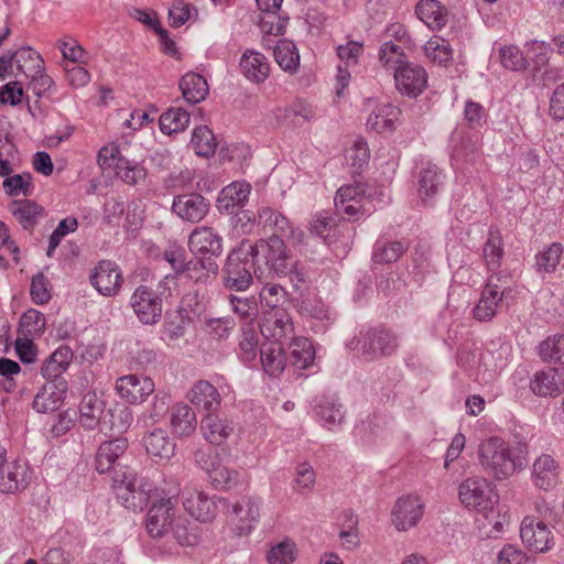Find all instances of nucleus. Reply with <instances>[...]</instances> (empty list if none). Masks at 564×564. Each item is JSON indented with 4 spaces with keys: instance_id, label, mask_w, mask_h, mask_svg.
Here are the masks:
<instances>
[{
    "instance_id": "21",
    "label": "nucleus",
    "mask_w": 564,
    "mask_h": 564,
    "mask_svg": "<svg viewBox=\"0 0 564 564\" xmlns=\"http://www.w3.org/2000/svg\"><path fill=\"white\" fill-rule=\"evenodd\" d=\"M417 196L424 205L434 203L436 195L444 184V173L432 163H426L417 172Z\"/></svg>"
},
{
    "instance_id": "9",
    "label": "nucleus",
    "mask_w": 564,
    "mask_h": 564,
    "mask_svg": "<svg viewBox=\"0 0 564 564\" xmlns=\"http://www.w3.org/2000/svg\"><path fill=\"white\" fill-rule=\"evenodd\" d=\"M184 509L196 520L209 522L214 520L221 507L223 498L209 496L197 488L186 487L182 492Z\"/></svg>"
},
{
    "instance_id": "53",
    "label": "nucleus",
    "mask_w": 564,
    "mask_h": 564,
    "mask_svg": "<svg viewBox=\"0 0 564 564\" xmlns=\"http://www.w3.org/2000/svg\"><path fill=\"white\" fill-rule=\"evenodd\" d=\"M258 345L257 330L252 325L247 324L241 328V338L239 340V356L245 364H251L256 360Z\"/></svg>"
},
{
    "instance_id": "62",
    "label": "nucleus",
    "mask_w": 564,
    "mask_h": 564,
    "mask_svg": "<svg viewBox=\"0 0 564 564\" xmlns=\"http://www.w3.org/2000/svg\"><path fill=\"white\" fill-rule=\"evenodd\" d=\"M236 326L231 317L208 318L205 322V330L213 338L227 339Z\"/></svg>"
},
{
    "instance_id": "15",
    "label": "nucleus",
    "mask_w": 564,
    "mask_h": 564,
    "mask_svg": "<svg viewBox=\"0 0 564 564\" xmlns=\"http://www.w3.org/2000/svg\"><path fill=\"white\" fill-rule=\"evenodd\" d=\"M155 386L151 378L127 375L117 379L116 390L121 399L130 404H140L144 402L153 392Z\"/></svg>"
},
{
    "instance_id": "14",
    "label": "nucleus",
    "mask_w": 564,
    "mask_h": 564,
    "mask_svg": "<svg viewBox=\"0 0 564 564\" xmlns=\"http://www.w3.org/2000/svg\"><path fill=\"white\" fill-rule=\"evenodd\" d=\"M522 542L532 551L544 553L554 545L553 534L547 524L528 516L522 520L520 528Z\"/></svg>"
},
{
    "instance_id": "39",
    "label": "nucleus",
    "mask_w": 564,
    "mask_h": 564,
    "mask_svg": "<svg viewBox=\"0 0 564 564\" xmlns=\"http://www.w3.org/2000/svg\"><path fill=\"white\" fill-rule=\"evenodd\" d=\"M505 254L502 235L498 228L490 227L482 247V258L489 271H497Z\"/></svg>"
},
{
    "instance_id": "22",
    "label": "nucleus",
    "mask_w": 564,
    "mask_h": 564,
    "mask_svg": "<svg viewBox=\"0 0 564 564\" xmlns=\"http://www.w3.org/2000/svg\"><path fill=\"white\" fill-rule=\"evenodd\" d=\"M128 449V440L126 437H117L102 442L95 455V469L99 474H105L116 469L119 459Z\"/></svg>"
},
{
    "instance_id": "51",
    "label": "nucleus",
    "mask_w": 564,
    "mask_h": 564,
    "mask_svg": "<svg viewBox=\"0 0 564 564\" xmlns=\"http://www.w3.org/2000/svg\"><path fill=\"white\" fill-rule=\"evenodd\" d=\"M341 408V404L325 398L316 404L315 412L323 424L328 430H333L344 421V412Z\"/></svg>"
},
{
    "instance_id": "60",
    "label": "nucleus",
    "mask_w": 564,
    "mask_h": 564,
    "mask_svg": "<svg viewBox=\"0 0 564 564\" xmlns=\"http://www.w3.org/2000/svg\"><path fill=\"white\" fill-rule=\"evenodd\" d=\"M295 560V544L284 540L273 545L267 554L269 564H292Z\"/></svg>"
},
{
    "instance_id": "24",
    "label": "nucleus",
    "mask_w": 564,
    "mask_h": 564,
    "mask_svg": "<svg viewBox=\"0 0 564 564\" xmlns=\"http://www.w3.org/2000/svg\"><path fill=\"white\" fill-rule=\"evenodd\" d=\"M186 398L198 410L215 413L221 405V397L217 388L207 380H198L188 390Z\"/></svg>"
},
{
    "instance_id": "18",
    "label": "nucleus",
    "mask_w": 564,
    "mask_h": 564,
    "mask_svg": "<svg viewBox=\"0 0 564 564\" xmlns=\"http://www.w3.org/2000/svg\"><path fill=\"white\" fill-rule=\"evenodd\" d=\"M260 332L271 343L284 344L293 338L294 327L285 312L264 314L260 323Z\"/></svg>"
},
{
    "instance_id": "16",
    "label": "nucleus",
    "mask_w": 564,
    "mask_h": 564,
    "mask_svg": "<svg viewBox=\"0 0 564 564\" xmlns=\"http://www.w3.org/2000/svg\"><path fill=\"white\" fill-rule=\"evenodd\" d=\"M209 207V202L199 193H186L174 197L172 212L181 219L194 224L208 214Z\"/></svg>"
},
{
    "instance_id": "48",
    "label": "nucleus",
    "mask_w": 564,
    "mask_h": 564,
    "mask_svg": "<svg viewBox=\"0 0 564 564\" xmlns=\"http://www.w3.org/2000/svg\"><path fill=\"white\" fill-rule=\"evenodd\" d=\"M170 532L180 545L194 546L200 541L199 528L185 518H177Z\"/></svg>"
},
{
    "instance_id": "45",
    "label": "nucleus",
    "mask_w": 564,
    "mask_h": 564,
    "mask_svg": "<svg viewBox=\"0 0 564 564\" xmlns=\"http://www.w3.org/2000/svg\"><path fill=\"white\" fill-rule=\"evenodd\" d=\"M408 250V245L402 241L378 239L373 246L372 260L376 263H393Z\"/></svg>"
},
{
    "instance_id": "32",
    "label": "nucleus",
    "mask_w": 564,
    "mask_h": 564,
    "mask_svg": "<svg viewBox=\"0 0 564 564\" xmlns=\"http://www.w3.org/2000/svg\"><path fill=\"white\" fill-rule=\"evenodd\" d=\"M415 12L417 18L433 31L443 29L448 20L447 9L438 0H421Z\"/></svg>"
},
{
    "instance_id": "10",
    "label": "nucleus",
    "mask_w": 564,
    "mask_h": 564,
    "mask_svg": "<svg viewBox=\"0 0 564 564\" xmlns=\"http://www.w3.org/2000/svg\"><path fill=\"white\" fill-rule=\"evenodd\" d=\"M188 247L198 261L215 262L223 253V238L212 227L195 228L188 237Z\"/></svg>"
},
{
    "instance_id": "8",
    "label": "nucleus",
    "mask_w": 564,
    "mask_h": 564,
    "mask_svg": "<svg viewBox=\"0 0 564 564\" xmlns=\"http://www.w3.org/2000/svg\"><path fill=\"white\" fill-rule=\"evenodd\" d=\"M130 306L138 319L144 325H154L162 317V299L155 290L147 285H139L133 291L130 297Z\"/></svg>"
},
{
    "instance_id": "13",
    "label": "nucleus",
    "mask_w": 564,
    "mask_h": 564,
    "mask_svg": "<svg viewBox=\"0 0 564 564\" xmlns=\"http://www.w3.org/2000/svg\"><path fill=\"white\" fill-rule=\"evenodd\" d=\"M175 520V508L172 499L162 498L149 509L145 527L152 538H162L170 533Z\"/></svg>"
},
{
    "instance_id": "29",
    "label": "nucleus",
    "mask_w": 564,
    "mask_h": 564,
    "mask_svg": "<svg viewBox=\"0 0 564 564\" xmlns=\"http://www.w3.org/2000/svg\"><path fill=\"white\" fill-rule=\"evenodd\" d=\"M200 430L208 443L221 445L234 433V424L227 419L209 413L202 420Z\"/></svg>"
},
{
    "instance_id": "34",
    "label": "nucleus",
    "mask_w": 564,
    "mask_h": 564,
    "mask_svg": "<svg viewBox=\"0 0 564 564\" xmlns=\"http://www.w3.org/2000/svg\"><path fill=\"white\" fill-rule=\"evenodd\" d=\"M250 185L245 182H232L224 187L218 197V209L234 214L236 208L241 207L248 200Z\"/></svg>"
},
{
    "instance_id": "25",
    "label": "nucleus",
    "mask_w": 564,
    "mask_h": 564,
    "mask_svg": "<svg viewBox=\"0 0 564 564\" xmlns=\"http://www.w3.org/2000/svg\"><path fill=\"white\" fill-rule=\"evenodd\" d=\"M560 464L550 454H541L532 465V481L542 490H551L556 487L560 479Z\"/></svg>"
},
{
    "instance_id": "43",
    "label": "nucleus",
    "mask_w": 564,
    "mask_h": 564,
    "mask_svg": "<svg viewBox=\"0 0 564 564\" xmlns=\"http://www.w3.org/2000/svg\"><path fill=\"white\" fill-rule=\"evenodd\" d=\"M205 471L212 485L219 490H228L235 487L239 480L237 470L230 469L217 458L214 465H205Z\"/></svg>"
},
{
    "instance_id": "2",
    "label": "nucleus",
    "mask_w": 564,
    "mask_h": 564,
    "mask_svg": "<svg viewBox=\"0 0 564 564\" xmlns=\"http://www.w3.org/2000/svg\"><path fill=\"white\" fill-rule=\"evenodd\" d=\"M223 282L226 289L242 292L252 283V274L258 279L264 276V269L258 264L251 251V241L242 240L227 256L223 269Z\"/></svg>"
},
{
    "instance_id": "5",
    "label": "nucleus",
    "mask_w": 564,
    "mask_h": 564,
    "mask_svg": "<svg viewBox=\"0 0 564 564\" xmlns=\"http://www.w3.org/2000/svg\"><path fill=\"white\" fill-rule=\"evenodd\" d=\"M283 238L285 237L272 234L268 239L251 242V251L258 264L263 261L264 271L268 270L278 276H286L293 261Z\"/></svg>"
},
{
    "instance_id": "52",
    "label": "nucleus",
    "mask_w": 564,
    "mask_h": 564,
    "mask_svg": "<svg viewBox=\"0 0 564 564\" xmlns=\"http://www.w3.org/2000/svg\"><path fill=\"white\" fill-rule=\"evenodd\" d=\"M539 356L546 362L564 365V334L549 336L539 345Z\"/></svg>"
},
{
    "instance_id": "35",
    "label": "nucleus",
    "mask_w": 564,
    "mask_h": 564,
    "mask_svg": "<svg viewBox=\"0 0 564 564\" xmlns=\"http://www.w3.org/2000/svg\"><path fill=\"white\" fill-rule=\"evenodd\" d=\"M401 111L391 104L377 106L369 115L367 127L378 133L395 129Z\"/></svg>"
},
{
    "instance_id": "64",
    "label": "nucleus",
    "mask_w": 564,
    "mask_h": 564,
    "mask_svg": "<svg viewBox=\"0 0 564 564\" xmlns=\"http://www.w3.org/2000/svg\"><path fill=\"white\" fill-rule=\"evenodd\" d=\"M500 61L505 68L510 70H522L527 67V59L519 47L508 45L500 48Z\"/></svg>"
},
{
    "instance_id": "61",
    "label": "nucleus",
    "mask_w": 564,
    "mask_h": 564,
    "mask_svg": "<svg viewBox=\"0 0 564 564\" xmlns=\"http://www.w3.org/2000/svg\"><path fill=\"white\" fill-rule=\"evenodd\" d=\"M380 63L388 68H397L399 65L406 63L402 47L391 41L384 42L379 52Z\"/></svg>"
},
{
    "instance_id": "44",
    "label": "nucleus",
    "mask_w": 564,
    "mask_h": 564,
    "mask_svg": "<svg viewBox=\"0 0 564 564\" xmlns=\"http://www.w3.org/2000/svg\"><path fill=\"white\" fill-rule=\"evenodd\" d=\"M13 54L18 70L26 77L35 78L37 74L44 70V62L41 55L32 47H21Z\"/></svg>"
},
{
    "instance_id": "33",
    "label": "nucleus",
    "mask_w": 564,
    "mask_h": 564,
    "mask_svg": "<svg viewBox=\"0 0 564 564\" xmlns=\"http://www.w3.org/2000/svg\"><path fill=\"white\" fill-rule=\"evenodd\" d=\"M73 350L68 346H59L41 367V373L50 381H59V377L68 369L73 360Z\"/></svg>"
},
{
    "instance_id": "28",
    "label": "nucleus",
    "mask_w": 564,
    "mask_h": 564,
    "mask_svg": "<svg viewBox=\"0 0 564 564\" xmlns=\"http://www.w3.org/2000/svg\"><path fill=\"white\" fill-rule=\"evenodd\" d=\"M564 389V368H549L534 375L531 390L541 397H555Z\"/></svg>"
},
{
    "instance_id": "47",
    "label": "nucleus",
    "mask_w": 564,
    "mask_h": 564,
    "mask_svg": "<svg viewBox=\"0 0 564 564\" xmlns=\"http://www.w3.org/2000/svg\"><path fill=\"white\" fill-rule=\"evenodd\" d=\"M133 422L132 410L123 404H117L109 409L102 419V424L117 433L126 432Z\"/></svg>"
},
{
    "instance_id": "63",
    "label": "nucleus",
    "mask_w": 564,
    "mask_h": 564,
    "mask_svg": "<svg viewBox=\"0 0 564 564\" xmlns=\"http://www.w3.org/2000/svg\"><path fill=\"white\" fill-rule=\"evenodd\" d=\"M98 164L102 169H112L117 172L119 165L127 164V159L121 155L117 144L109 143L99 150Z\"/></svg>"
},
{
    "instance_id": "7",
    "label": "nucleus",
    "mask_w": 564,
    "mask_h": 564,
    "mask_svg": "<svg viewBox=\"0 0 564 564\" xmlns=\"http://www.w3.org/2000/svg\"><path fill=\"white\" fill-rule=\"evenodd\" d=\"M361 355L368 361L379 360L394 355L399 348L398 336L384 328L367 330L360 340Z\"/></svg>"
},
{
    "instance_id": "17",
    "label": "nucleus",
    "mask_w": 564,
    "mask_h": 564,
    "mask_svg": "<svg viewBox=\"0 0 564 564\" xmlns=\"http://www.w3.org/2000/svg\"><path fill=\"white\" fill-rule=\"evenodd\" d=\"M122 282L119 267L110 260H101L90 275L93 286L105 296L116 295Z\"/></svg>"
},
{
    "instance_id": "4",
    "label": "nucleus",
    "mask_w": 564,
    "mask_h": 564,
    "mask_svg": "<svg viewBox=\"0 0 564 564\" xmlns=\"http://www.w3.org/2000/svg\"><path fill=\"white\" fill-rule=\"evenodd\" d=\"M113 487L119 502L133 511L142 510L149 502L155 485L147 477L139 476L126 467L122 475L113 478Z\"/></svg>"
},
{
    "instance_id": "23",
    "label": "nucleus",
    "mask_w": 564,
    "mask_h": 564,
    "mask_svg": "<svg viewBox=\"0 0 564 564\" xmlns=\"http://www.w3.org/2000/svg\"><path fill=\"white\" fill-rule=\"evenodd\" d=\"M503 296L505 291L489 281L481 290L480 297L473 310L474 317L479 322L491 321L503 307Z\"/></svg>"
},
{
    "instance_id": "46",
    "label": "nucleus",
    "mask_w": 564,
    "mask_h": 564,
    "mask_svg": "<svg viewBox=\"0 0 564 564\" xmlns=\"http://www.w3.org/2000/svg\"><path fill=\"white\" fill-rule=\"evenodd\" d=\"M291 361L299 369L308 368L315 359V350L311 340L306 337L291 338Z\"/></svg>"
},
{
    "instance_id": "37",
    "label": "nucleus",
    "mask_w": 564,
    "mask_h": 564,
    "mask_svg": "<svg viewBox=\"0 0 564 564\" xmlns=\"http://www.w3.org/2000/svg\"><path fill=\"white\" fill-rule=\"evenodd\" d=\"M195 411L185 403H176L171 411V426L175 435L189 436L196 430Z\"/></svg>"
},
{
    "instance_id": "57",
    "label": "nucleus",
    "mask_w": 564,
    "mask_h": 564,
    "mask_svg": "<svg viewBox=\"0 0 564 564\" xmlns=\"http://www.w3.org/2000/svg\"><path fill=\"white\" fill-rule=\"evenodd\" d=\"M288 291L276 283H264L259 292V301L263 307L271 310L282 306L288 300Z\"/></svg>"
},
{
    "instance_id": "26",
    "label": "nucleus",
    "mask_w": 564,
    "mask_h": 564,
    "mask_svg": "<svg viewBox=\"0 0 564 564\" xmlns=\"http://www.w3.org/2000/svg\"><path fill=\"white\" fill-rule=\"evenodd\" d=\"M366 186L362 183L341 186L335 196V207L338 214L357 217L364 208Z\"/></svg>"
},
{
    "instance_id": "58",
    "label": "nucleus",
    "mask_w": 564,
    "mask_h": 564,
    "mask_svg": "<svg viewBox=\"0 0 564 564\" xmlns=\"http://www.w3.org/2000/svg\"><path fill=\"white\" fill-rule=\"evenodd\" d=\"M425 55L433 62L447 63L453 57V51L447 40L441 36L431 37L424 45Z\"/></svg>"
},
{
    "instance_id": "49",
    "label": "nucleus",
    "mask_w": 564,
    "mask_h": 564,
    "mask_svg": "<svg viewBox=\"0 0 564 564\" xmlns=\"http://www.w3.org/2000/svg\"><path fill=\"white\" fill-rule=\"evenodd\" d=\"M159 123L164 134L177 133L187 128L189 113L182 108H171L161 115Z\"/></svg>"
},
{
    "instance_id": "12",
    "label": "nucleus",
    "mask_w": 564,
    "mask_h": 564,
    "mask_svg": "<svg viewBox=\"0 0 564 564\" xmlns=\"http://www.w3.org/2000/svg\"><path fill=\"white\" fill-rule=\"evenodd\" d=\"M394 82L397 89L402 95L416 97L426 88L427 74L422 66L406 62L397 66Z\"/></svg>"
},
{
    "instance_id": "41",
    "label": "nucleus",
    "mask_w": 564,
    "mask_h": 564,
    "mask_svg": "<svg viewBox=\"0 0 564 564\" xmlns=\"http://www.w3.org/2000/svg\"><path fill=\"white\" fill-rule=\"evenodd\" d=\"M180 89L189 104H198L208 96L207 80L197 73H187L180 80Z\"/></svg>"
},
{
    "instance_id": "38",
    "label": "nucleus",
    "mask_w": 564,
    "mask_h": 564,
    "mask_svg": "<svg viewBox=\"0 0 564 564\" xmlns=\"http://www.w3.org/2000/svg\"><path fill=\"white\" fill-rule=\"evenodd\" d=\"M246 77L256 83L264 82L269 76L270 66L267 57L256 51H247L240 59Z\"/></svg>"
},
{
    "instance_id": "1",
    "label": "nucleus",
    "mask_w": 564,
    "mask_h": 564,
    "mask_svg": "<svg viewBox=\"0 0 564 564\" xmlns=\"http://www.w3.org/2000/svg\"><path fill=\"white\" fill-rule=\"evenodd\" d=\"M477 459L482 471L496 480L508 479L523 466V458L513 454L509 444L498 436L487 437L479 443Z\"/></svg>"
},
{
    "instance_id": "42",
    "label": "nucleus",
    "mask_w": 564,
    "mask_h": 564,
    "mask_svg": "<svg viewBox=\"0 0 564 564\" xmlns=\"http://www.w3.org/2000/svg\"><path fill=\"white\" fill-rule=\"evenodd\" d=\"M163 258L171 264L176 273H181L184 269H193L195 265H200L203 270L209 273H217L218 271V264L216 262L198 260L186 261L185 251L181 247H171L165 250Z\"/></svg>"
},
{
    "instance_id": "27",
    "label": "nucleus",
    "mask_w": 564,
    "mask_h": 564,
    "mask_svg": "<svg viewBox=\"0 0 564 564\" xmlns=\"http://www.w3.org/2000/svg\"><path fill=\"white\" fill-rule=\"evenodd\" d=\"M67 391L65 380L50 381L35 394L33 409L40 413L56 411L63 403Z\"/></svg>"
},
{
    "instance_id": "20",
    "label": "nucleus",
    "mask_w": 564,
    "mask_h": 564,
    "mask_svg": "<svg viewBox=\"0 0 564 564\" xmlns=\"http://www.w3.org/2000/svg\"><path fill=\"white\" fill-rule=\"evenodd\" d=\"M31 481V470L25 462L4 463L0 468V492L15 494L24 490Z\"/></svg>"
},
{
    "instance_id": "54",
    "label": "nucleus",
    "mask_w": 564,
    "mask_h": 564,
    "mask_svg": "<svg viewBox=\"0 0 564 564\" xmlns=\"http://www.w3.org/2000/svg\"><path fill=\"white\" fill-rule=\"evenodd\" d=\"M191 144L197 155L205 158L214 154L217 145L214 133L206 126L194 129Z\"/></svg>"
},
{
    "instance_id": "56",
    "label": "nucleus",
    "mask_w": 564,
    "mask_h": 564,
    "mask_svg": "<svg viewBox=\"0 0 564 564\" xmlns=\"http://www.w3.org/2000/svg\"><path fill=\"white\" fill-rule=\"evenodd\" d=\"M2 187L8 196H31L34 189L32 175L30 173L14 174L4 178Z\"/></svg>"
},
{
    "instance_id": "19",
    "label": "nucleus",
    "mask_w": 564,
    "mask_h": 564,
    "mask_svg": "<svg viewBox=\"0 0 564 564\" xmlns=\"http://www.w3.org/2000/svg\"><path fill=\"white\" fill-rule=\"evenodd\" d=\"M258 220L263 228L273 229V234L284 236L293 245L303 242L305 236L304 231L300 228H294L285 216L270 207L259 209Z\"/></svg>"
},
{
    "instance_id": "50",
    "label": "nucleus",
    "mask_w": 564,
    "mask_h": 564,
    "mask_svg": "<svg viewBox=\"0 0 564 564\" xmlns=\"http://www.w3.org/2000/svg\"><path fill=\"white\" fill-rule=\"evenodd\" d=\"M275 62L290 73H294L300 65V54L295 45L290 41L280 40L273 50Z\"/></svg>"
},
{
    "instance_id": "55",
    "label": "nucleus",
    "mask_w": 564,
    "mask_h": 564,
    "mask_svg": "<svg viewBox=\"0 0 564 564\" xmlns=\"http://www.w3.org/2000/svg\"><path fill=\"white\" fill-rule=\"evenodd\" d=\"M563 254V246L553 242L535 256V267L539 272H554Z\"/></svg>"
},
{
    "instance_id": "30",
    "label": "nucleus",
    "mask_w": 564,
    "mask_h": 564,
    "mask_svg": "<svg viewBox=\"0 0 564 564\" xmlns=\"http://www.w3.org/2000/svg\"><path fill=\"white\" fill-rule=\"evenodd\" d=\"M143 445L148 455L161 460H169L175 451V443L167 431L155 429L143 437Z\"/></svg>"
},
{
    "instance_id": "6",
    "label": "nucleus",
    "mask_w": 564,
    "mask_h": 564,
    "mask_svg": "<svg viewBox=\"0 0 564 564\" xmlns=\"http://www.w3.org/2000/svg\"><path fill=\"white\" fill-rule=\"evenodd\" d=\"M221 508L235 524L239 536H248L260 521L262 501L254 496H243L231 503L228 499L219 500Z\"/></svg>"
},
{
    "instance_id": "11",
    "label": "nucleus",
    "mask_w": 564,
    "mask_h": 564,
    "mask_svg": "<svg viewBox=\"0 0 564 564\" xmlns=\"http://www.w3.org/2000/svg\"><path fill=\"white\" fill-rule=\"evenodd\" d=\"M424 514V503L417 496L400 497L391 511V521L398 531H408L415 527Z\"/></svg>"
},
{
    "instance_id": "36",
    "label": "nucleus",
    "mask_w": 564,
    "mask_h": 564,
    "mask_svg": "<svg viewBox=\"0 0 564 564\" xmlns=\"http://www.w3.org/2000/svg\"><path fill=\"white\" fill-rule=\"evenodd\" d=\"M104 411V401L94 392L86 393L79 403V424L87 430H94L100 423Z\"/></svg>"
},
{
    "instance_id": "3",
    "label": "nucleus",
    "mask_w": 564,
    "mask_h": 564,
    "mask_svg": "<svg viewBox=\"0 0 564 564\" xmlns=\"http://www.w3.org/2000/svg\"><path fill=\"white\" fill-rule=\"evenodd\" d=\"M458 499L469 510H474L485 518L496 513L499 495L492 481L484 476H470L458 486Z\"/></svg>"
},
{
    "instance_id": "40",
    "label": "nucleus",
    "mask_w": 564,
    "mask_h": 564,
    "mask_svg": "<svg viewBox=\"0 0 564 564\" xmlns=\"http://www.w3.org/2000/svg\"><path fill=\"white\" fill-rule=\"evenodd\" d=\"M260 352L263 370L271 377H278L281 375L286 365L283 344H264L261 347Z\"/></svg>"
},
{
    "instance_id": "59",
    "label": "nucleus",
    "mask_w": 564,
    "mask_h": 564,
    "mask_svg": "<svg viewBox=\"0 0 564 564\" xmlns=\"http://www.w3.org/2000/svg\"><path fill=\"white\" fill-rule=\"evenodd\" d=\"M232 311L246 322H252L259 313L258 302L253 296L241 297L230 295L229 297Z\"/></svg>"
},
{
    "instance_id": "31",
    "label": "nucleus",
    "mask_w": 564,
    "mask_h": 564,
    "mask_svg": "<svg viewBox=\"0 0 564 564\" xmlns=\"http://www.w3.org/2000/svg\"><path fill=\"white\" fill-rule=\"evenodd\" d=\"M9 210L23 229L32 231L44 216V208L30 199H15L9 205Z\"/></svg>"
}]
</instances>
